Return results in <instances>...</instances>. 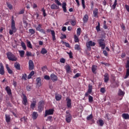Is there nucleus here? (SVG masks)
Instances as JSON below:
<instances>
[{
    "mask_svg": "<svg viewBox=\"0 0 129 129\" xmlns=\"http://www.w3.org/2000/svg\"><path fill=\"white\" fill-rule=\"evenodd\" d=\"M93 101V97L92 96L89 95V102H92Z\"/></svg>",
    "mask_w": 129,
    "mask_h": 129,
    "instance_id": "obj_47",
    "label": "nucleus"
},
{
    "mask_svg": "<svg viewBox=\"0 0 129 129\" xmlns=\"http://www.w3.org/2000/svg\"><path fill=\"white\" fill-rule=\"evenodd\" d=\"M48 51H47V49L45 48H43L41 50V54H42V55H45V54H47V52Z\"/></svg>",
    "mask_w": 129,
    "mask_h": 129,
    "instance_id": "obj_34",
    "label": "nucleus"
},
{
    "mask_svg": "<svg viewBox=\"0 0 129 129\" xmlns=\"http://www.w3.org/2000/svg\"><path fill=\"white\" fill-rule=\"evenodd\" d=\"M60 63H65V59L63 58H61L60 59Z\"/></svg>",
    "mask_w": 129,
    "mask_h": 129,
    "instance_id": "obj_63",
    "label": "nucleus"
},
{
    "mask_svg": "<svg viewBox=\"0 0 129 129\" xmlns=\"http://www.w3.org/2000/svg\"><path fill=\"white\" fill-rule=\"evenodd\" d=\"M97 123L100 125V126H103L104 124V122L102 119H100L97 121Z\"/></svg>",
    "mask_w": 129,
    "mask_h": 129,
    "instance_id": "obj_29",
    "label": "nucleus"
},
{
    "mask_svg": "<svg viewBox=\"0 0 129 129\" xmlns=\"http://www.w3.org/2000/svg\"><path fill=\"white\" fill-rule=\"evenodd\" d=\"M61 98V96L60 95L55 96V99L57 101H58L59 100H60Z\"/></svg>",
    "mask_w": 129,
    "mask_h": 129,
    "instance_id": "obj_45",
    "label": "nucleus"
},
{
    "mask_svg": "<svg viewBox=\"0 0 129 129\" xmlns=\"http://www.w3.org/2000/svg\"><path fill=\"white\" fill-rule=\"evenodd\" d=\"M5 90L7 91V94H8L9 96H12V90L10 87L7 86L6 87Z\"/></svg>",
    "mask_w": 129,
    "mask_h": 129,
    "instance_id": "obj_14",
    "label": "nucleus"
},
{
    "mask_svg": "<svg viewBox=\"0 0 129 129\" xmlns=\"http://www.w3.org/2000/svg\"><path fill=\"white\" fill-rule=\"evenodd\" d=\"M82 1V5L83 7V9L84 10L85 9V0H81Z\"/></svg>",
    "mask_w": 129,
    "mask_h": 129,
    "instance_id": "obj_50",
    "label": "nucleus"
},
{
    "mask_svg": "<svg viewBox=\"0 0 129 129\" xmlns=\"http://www.w3.org/2000/svg\"><path fill=\"white\" fill-rule=\"evenodd\" d=\"M41 12L43 13V17H47V13H46V10L44 8L41 9Z\"/></svg>",
    "mask_w": 129,
    "mask_h": 129,
    "instance_id": "obj_40",
    "label": "nucleus"
},
{
    "mask_svg": "<svg viewBox=\"0 0 129 129\" xmlns=\"http://www.w3.org/2000/svg\"><path fill=\"white\" fill-rule=\"evenodd\" d=\"M22 98L23 104L25 106L27 105V104H28V99L27 98V96L25 94H23Z\"/></svg>",
    "mask_w": 129,
    "mask_h": 129,
    "instance_id": "obj_8",
    "label": "nucleus"
},
{
    "mask_svg": "<svg viewBox=\"0 0 129 129\" xmlns=\"http://www.w3.org/2000/svg\"><path fill=\"white\" fill-rule=\"evenodd\" d=\"M74 39L75 43H78L79 42V37L77 36V35H75Z\"/></svg>",
    "mask_w": 129,
    "mask_h": 129,
    "instance_id": "obj_35",
    "label": "nucleus"
},
{
    "mask_svg": "<svg viewBox=\"0 0 129 129\" xmlns=\"http://www.w3.org/2000/svg\"><path fill=\"white\" fill-rule=\"evenodd\" d=\"M6 69L9 74H13V71L10 69V67H9V64H6Z\"/></svg>",
    "mask_w": 129,
    "mask_h": 129,
    "instance_id": "obj_33",
    "label": "nucleus"
},
{
    "mask_svg": "<svg viewBox=\"0 0 129 129\" xmlns=\"http://www.w3.org/2000/svg\"><path fill=\"white\" fill-rule=\"evenodd\" d=\"M98 43L101 49L103 50L105 49V40H104V39L101 38L100 39L98 40Z\"/></svg>",
    "mask_w": 129,
    "mask_h": 129,
    "instance_id": "obj_3",
    "label": "nucleus"
},
{
    "mask_svg": "<svg viewBox=\"0 0 129 129\" xmlns=\"http://www.w3.org/2000/svg\"><path fill=\"white\" fill-rule=\"evenodd\" d=\"M43 109H44V101H41L38 103V110L39 112H42Z\"/></svg>",
    "mask_w": 129,
    "mask_h": 129,
    "instance_id": "obj_5",
    "label": "nucleus"
},
{
    "mask_svg": "<svg viewBox=\"0 0 129 129\" xmlns=\"http://www.w3.org/2000/svg\"><path fill=\"white\" fill-rule=\"evenodd\" d=\"M0 74L1 75H4V74H5V68L2 62L0 63Z\"/></svg>",
    "mask_w": 129,
    "mask_h": 129,
    "instance_id": "obj_11",
    "label": "nucleus"
},
{
    "mask_svg": "<svg viewBox=\"0 0 129 129\" xmlns=\"http://www.w3.org/2000/svg\"><path fill=\"white\" fill-rule=\"evenodd\" d=\"M81 34V28H78L77 30V36H80Z\"/></svg>",
    "mask_w": 129,
    "mask_h": 129,
    "instance_id": "obj_38",
    "label": "nucleus"
},
{
    "mask_svg": "<svg viewBox=\"0 0 129 129\" xmlns=\"http://www.w3.org/2000/svg\"><path fill=\"white\" fill-rule=\"evenodd\" d=\"M44 78L45 80H50V77L48 75L44 76Z\"/></svg>",
    "mask_w": 129,
    "mask_h": 129,
    "instance_id": "obj_56",
    "label": "nucleus"
},
{
    "mask_svg": "<svg viewBox=\"0 0 129 129\" xmlns=\"http://www.w3.org/2000/svg\"><path fill=\"white\" fill-rule=\"evenodd\" d=\"M26 55L28 56V57H30L32 56V53L30 51H27L26 52Z\"/></svg>",
    "mask_w": 129,
    "mask_h": 129,
    "instance_id": "obj_55",
    "label": "nucleus"
},
{
    "mask_svg": "<svg viewBox=\"0 0 129 129\" xmlns=\"http://www.w3.org/2000/svg\"><path fill=\"white\" fill-rule=\"evenodd\" d=\"M96 70H97V66L93 65L92 67V71L94 74H96Z\"/></svg>",
    "mask_w": 129,
    "mask_h": 129,
    "instance_id": "obj_24",
    "label": "nucleus"
},
{
    "mask_svg": "<svg viewBox=\"0 0 129 129\" xmlns=\"http://www.w3.org/2000/svg\"><path fill=\"white\" fill-rule=\"evenodd\" d=\"M27 46L28 48H30V49H33V46H32V43H31V41L27 40Z\"/></svg>",
    "mask_w": 129,
    "mask_h": 129,
    "instance_id": "obj_30",
    "label": "nucleus"
},
{
    "mask_svg": "<svg viewBox=\"0 0 129 129\" xmlns=\"http://www.w3.org/2000/svg\"><path fill=\"white\" fill-rule=\"evenodd\" d=\"M29 70H33L34 69V62L32 60H29Z\"/></svg>",
    "mask_w": 129,
    "mask_h": 129,
    "instance_id": "obj_12",
    "label": "nucleus"
},
{
    "mask_svg": "<svg viewBox=\"0 0 129 129\" xmlns=\"http://www.w3.org/2000/svg\"><path fill=\"white\" fill-rule=\"evenodd\" d=\"M37 84L38 86H41L42 85V82L41 81V78L39 77L36 79Z\"/></svg>",
    "mask_w": 129,
    "mask_h": 129,
    "instance_id": "obj_26",
    "label": "nucleus"
},
{
    "mask_svg": "<svg viewBox=\"0 0 129 129\" xmlns=\"http://www.w3.org/2000/svg\"><path fill=\"white\" fill-rule=\"evenodd\" d=\"M6 55L7 56L8 59H9V60L10 61H17V60H18V58L16 56V55H15L12 52H8L6 54Z\"/></svg>",
    "mask_w": 129,
    "mask_h": 129,
    "instance_id": "obj_2",
    "label": "nucleus"
},
{
    "mask_svg": "<svg viewBox=\"0 0 129 129\" xmlns=\"http://www.w3.org/2000/svg\"><path fill=\"white\" fill-rule=\"evenodd\" d=\"M80 76V74L77 73L74 77L73 78H78V77H79Z\"/></svg>",
    "mask_w": 129,
    "mask_h": 129,
    "instance_id": "obj_59",
    "label": "nucleus"
},
{
    "mask_svg": "<svg viewBox=\"0 0 129 129\" xmlns=\"http://www.w3.org/2000/svg\"><path fill=\"white\" fill-rule=\"evenodd\" d=\"M72 119V116L70 114H68V115H66V120L67 122H70L71 121V119Z\"/></svg>",
    "mask_w": 129,
    "mask_h": 129,
    "instance_id": "obj_15",
    "label": "nucleus"
},
{
    "mask_svg": "<svg viewBox=\"0 0 129 129\" xmlns=\"http://www.w3.org/2000/svg\"><path fill=\"white\" fill-rule=\"evenodd\" d=\"M50 78L51 80L53 81V82L58 80V77L54 74H51Z\"/></svg>",
    "mask_w": 129,
    "mask_h": 129,
    "instance_id": "obj_13",
    "label": "nucleus"
},
{
    "mask_svg": "<svg viewBox=\"0 0 129 129\" xmlns=\"http://www.w3.org/2000/svg\"><path fill=\"white\" fill-rule=\"evenodd\" d=\"M89 18V17H88V15L87 14L85 15L83 18V23H84L85 24H86V23H87Z\"/></svg>",
    "mask_w": 129,
    "mask_h": 129,
    "instance_id": "obj_23",
    "label": "nucleus"
},
{
    "mask_svg": "<svg viewBox=\"0 0 129 129\" xmlns=\"http://www.w3.org/2000/svg\"><path fill=\"white\" fill-rule=\"evenodd\" d=\"M39 32H40V33H42V34H46V31H45V30L44 29H41Z\"/></svg>",
    "mask_w": 129,
    "mask_h": 129,
    "instance_id": "obj_64",
    "label": "nucleus"
},
{
    "mask_svg": "<svg viewBox=\"0 0 129 129\" xmlns=\"http://www.w3.org/2000/svg\"><path fill=\"white\" fill-rule=\"evenodd\" d=\"M117 6V0H115L113 5L111 7L112 10H115V8Z\"/></svg>",
    "mask_w": 129,
    "mask_h": 129,
    "instance_id": "obj_27",
    "label": "nucleus"
},
{
    "mask_svg": "<svg viewBox=\"0 0 129 129\" xmlns=\"http://www.w3.org/2000/svg\"><path fill=\"white\" fill-rule=\"evenodd\" d=\"M54 113V109H49L48 110H46L44 114V117H46L47 115H52Z\"/></svg>",
    "mask_w": 129,
    "mask_h": 129,
    "instance_id": "obj_6",
    "label": "nucleus"
},
{
    "mask_svg": "<svg viewBox=\"0 0 129 129\" xmlns=\"http://www.w3.org/2000/svg\"><path fill=\"white\" fill-rule=\"evenodd\" d=\"M21 46L23 49L26 50L27 46H26V44H25V43L24 42H21Z\"/></svg>",
    "mask_w": 129,
    "mask_h": 129,
    "instance_id": "obj_41",
    "label": "nucleus"
},
{
    "mask_svg": "<svg viewBox=\"0 0 129 129\" xmlns=\"http://www.w3.org/2000/svg\"><path fill=\"white\" fill-rule=\"evenodd\" d=\"M86 45L88 50H91V47H94V46L96 45V43L92 41H89L86 43Z\"/></svg>",
    "mask_w": 129,
    "mask_h": 129,
    "instance_id": "obj_4",
    "label": "nucleus"
},
{
    "mask_svg": "<svg viewBox=\"0 0 129 129\" xmlns=\"http://www.w3.org/2000/svg\"><path fill=\"white\" fill-rule=\"evenodd\" d=\"M125 68H127V69H126V75L124 78L125 79H126V78H127V77H128L129 76V60H128L127 61Z\"/></svg>",
    "mask_w": 129,
    "mask_h": 129,
    "instance_id": "obj_9",
    "label": "nucleus"
},
{
    "mask_svg": "<svg viewBox=\"0 0 129 129\" xmlns=\"http://www.w3.org/2000/svg\"><path fill=\"white\" fill-rule=\"evenodd\" d=\"M54 3L57 6H62V3L60 2L59 0H54Z\"/></svg>",
    "mask_w": 129,
    "mask_h": 129,
    "instance_id": "obj_39",
    "label": "nucleus"
},
{
    "mask_svg": "<svg viewBox=\"0 0 129 129\" xmlns=\"http://www.w3.org/2000/svg\"><path fill=\"white\" fill-rule=\"evenodd\" d=\"M67 6V4L65 2L62 3V10L64 12V13H67V9L66 7Z\"/></svg>",
    "mask_w": 129,
    "mask_h": 129,
    "instance_id": "obj_17",
    "label": "nucleus"
},
{
    "mask_svg": "<svg viewBox=\"0 0 129 129\" xmlns=\"http://www.w3.org/2000/svg\"><path fill=\"white\" fill-rule=\"evenodd\" d=\"M122 116L124 119H129V115L128 114L123 113L122 114Z\"/></svg>",
    "mask_w": 129,
    "mask_h": 129,
    "instance_id": "obj_36",
    "label": "nucleus"
},
{
    "mask_svg": "<svg viewBox=\"0 0 129 129\" xmlns=\"http://www.w3.org/2000/svg\"><path fill=\"white\" fill-rule=\"evenodd\" d=\"M25 13V10L22 9L19 12V15H23Z\"/></svg>",
    "mask_w": 129,
    "mask_h": 129,
    "instance_id": "obj_58",
    "label": "nucleus"
},
{
    "mask_svg": "<svg viewBox=\"0 0 129 129\" xmlns=\"http://www.w3.org/2000/svg\"><path fill=\"white\" fill-rule=\"evenodd\" d=\"M87 120H91V119H92V114H90L89 116L87 117Z\"/></svg>",
    "mask_w": 129,
    "mask_h": 129,
    "instance_id": "obj_51",
    "label": "nucleus"
},
{
    "mask_svg": "<svg viewBox=\"0 0 129 129\" xmlns=\"http://www.w3.org/2000/svg\"><path fill=\"white\" fill-rule=\"evenodd\" d=\"M14 67L17 69V70H21V65L19 62H15L14 63Z\"/></svg>",
    "mask_w": 129,
    "mask_h": 129,
    "instance_id": "obj_22",
    "label": "nucleus"
},
{
    "mask_svg": "<svg viewBox=\"0 0 129 129\" xmlns=\"http://www.w3.org/2000/svg\"><path fill=\"white\" fill-rule=\"evenodd\" d=\"M39 114L37 112H33L32 114V117L33 119H37Z\"/></svg>",
    "mask_w": 129,
    "mask_h": 129,
    "instance_id": "obj_19",
    "label": "nucleus"
},
{
    "mask_svg": "<svg viewBox=\"0 0 129 129\" xmlns=\"http://www.w3.org/2000/svg\"><path fill=\"white\" fill-rule=\"evenodd\" d=\"M41 28H42V25H41V24H38L37 27L35 26L36 31H39L41 29Z\"/></svg>",
    "mask_w": 129,
    "mask_h": 129,
    "instance_id": "obj_42",
    "label": "nucleus"
},
{
    "mask_svg": "<svg viewBox=\"0 0 129 129\" xmlns=\"http://www.w3.org/2000/svg\"><path fill=\"white\" fill-rule=\"evenodd\" d=\"M75 50H80V45L79 44H76L75 46Z\"/></svg>",
    "mask_w": 129,
    "mask_h": 129,
    "instance_id": "obj_49",
    "label": "nucleus"
},
{
    "mask_svg": "<svg viewBox=\"0 0 129 129\" xmlns=\"http://www.w3.org/2000/svg\"><path fill=\"white\" fill-rule=\"evenodd\" d=\"M19 53V55L21 58H23L24 55H25V51L24 50H19L18 51Z\"/></svg>",
    "mask_w": 129,
    "mask_h": 129,
    "instance_id": "obj_32",
    "label": "nucleus"
},
{
    "mask_svg": "<svg viewBox=\"0 0 129 129\" xmlns=\"http://www.w3.org/2000/svg\"><path fill=\"white\" fill-rule=\"evenodd\" d=\"M100 92H101V93H104L105 92V88H101L100 89Z\"/></svg>",
    "mask_w": 129,
    "mask_h": 129,
    "instance_id": "obj_57",
    "label": "nucleus"
},
{
    "mask_svg": "<svg viewBox=\"0 0 129 129\" xmlns=\"http://www.w3.org/2000/svg\"><path fill=\"white\" fill-rule=\"evenodd\" d=\"M65 69L67 73H70L71 72V68L69 64H67L65 66Z\"/></svg>",
    "mask_w": 129,
    "mask_h": 129,
    "instance_id": "obj_18",
    "label": "nucleus"
},
{
    "mask_svg": "<svg viewBox=\"0 0 129 129\" xmlns=\"http://www.w3.org/2000/svg\"><path fill=\"white\" fill-rule=\"evenodd\" d=\"M67 102V107L69 108H71L72 106H71V99H70V98H67L66 99Z\"/></svg>",
    "mask_w": 129,
    "mask_h": 129,
    "instance_id": "obj_21",
    "label": "nucleus"
},
{
    "mask_svg": "<svg viewBox=\"0 0 129 129\" xmlns=\"http://www.w3.org/2000/svg\"><path fill=\"white\" fill-rule=\"evenodd\" d=\"M103 53L106 57H107L108 54L107 53V52H106V50H103Z\"/></svg>",
    "mask_w": 129,
    "mask_h": 129,
    "instance_id": "obj_62",
    "label": "nucleus"
},
{
    "mask_svg": "<svg viewBox=\"0 0 129 129\" xmlns=\"http://www.w3.org/2000/svg\"><path fill=\"white\" fill-rule=\"evenodd\" d=\"M46 32H47V33H50V32H51V35L52 37V40L54 41H56V36H55V31L54 30H52L51 29H47Z\"/></svg>",
    "mask_w": 129,
    "mask_h": 129,
    "instance_id": "obj_7",
    "label": "nucleus"
},
{
    "mask_svg": "<svg viewBox=\"0 0 129 129\" xmlns=\"http://www.w3.org/2000/svg\"><path fill=\"white\" fill-rule=\"evenodd\" d=\"M7 5L9 10H13V5H12V4L9 3H7Z\"/></svg>",
    "mask_w": 129,
    "mask_h": 129,
    "instance_id": "obj_43",
    "label": "nucleus"
},
{
    "mask_svg": "<svg viewBox=\"0 0 129 129\" xmlns=\"http://www.w3.org/2000/svg\"><path fill=\"white\" fill-rule=\"evenodd\" d=\"M60 39L63 40V39H66V35L62 34V36L60 37Z\"/></svg>",
    "mask_w": 129,
    "mask_h": 129,
    "instance_id": "obj_60",
    "label": "nucleus"
},
{
    "mask_svg": "<svg viewBox=\"0 0 129 129\" xmlns=\"http://www.w3.org/2000/svg\"><path fill=\"white\" fill-rule=\"evenodd\" d=\"M104 82L105 83H107V82H108V81L109 80V75H108V74L106 73L104 75Z\"/></svg>",
    "mask_w": 129,
    "mask_h": 129,
    "instance_id": "obj_16",
    "label": "nucleus"
},
{
    "mask_svg": "<svg viewBox=\"0 0 129 129\" xmlns=\"http://www.w3.org/2000/svg\"><path fill=\"white\" fill-rule=\"evenodd\" d=\"M6 122L11 121V116L9 115L5 114Z\"/></svg>",
    "mask_w": 129,
    "mask_h": 129,
    "instance_id": "obj_31",
    "label": "nucleus"
},
{
    "mask_svg": "<svg viewBox=\"0 0 129 129\" xmlns=\"http://www.w3.org/2000/svg\"><path fill=\"white\" fill-rule=\"evenodd\" d=\"M23 24H24L25 27L28 26V21H27V20H23Z\"/></svg>",
    "mask_w": 129,
    "mask_h": 129,
    "instance_id": "obj_52",
    "label": "nucleus"
},
{
    "mask_svg": "<svg viewBox=\"0 0 129 129\" xmlns=\"http://www.w3.org/2000/svg\"><path fill=\"white\" fill-rule=\"evenodd\" d=\"M125 8L127 11V12H128V13H129V6L127 5H125Z\"/></svg>",
    "mask_w": 129,
    "mask_h": 129,
    "instance_id": "obj_61",
    "label": "nucleus"
},
{
    "mask_svg": "<svg viewBox=\"0 0 129 129\" xmlns=\"http://www.w3.org/2000/svg\"><path fill=\"white\" fill-rule=\"evenodd\" d=\"M50 9H51V10H58V6L57 5L53 4L51 5Z\"/></svg>",
    "mask_w": 129,
    "mask_h": 129,
    "instance_id": "obj_28",
    "label": "nucleus"
},
{
    "mask_svg": "<svg viewBox=\"0 0 129 129\" xmlns=\"http://www.w3.org/2000/svg\"><path fill=\"white\" fill-rule=\"evenodd\" d=\"M71 24L72 26H75V25H76V21L72 20L71 21Z\"/></svg>",
    "mask_w": 129,
    "mask_h": 129,
    "instance_id": "obj_54",
    "label": "nucleus"
},
{
    "mask_svg": "<svg viewBox=\"0 0 129 129\" xmlns=\"http://www.w3.org/2000/svg\"><path fill=\"white\" fill-rule=\"evenodd\" d=\"M97 32H100V23H98V25L96 27Z\"/></svg>",
    "mask_w": 129,
    "mask_h": 129,
    "instance_id": "obj_37",
    "label": "nucleus"
},
{
    "mask_svg": "<svg viewBox=\"0 0 129 129\" xmlns=\"http://www.w3.org/2000/svg\"><path fill=\"white\" fill-rule=\"evenodd\" d=\"M14 33H17V28H16V23L14 16H12L11 19V29L9 30V34L10 35H13Z\"/></svg>",
    "mask_w": 129,
    "mask_h": 129,
    "instance_id": "obj_1",
    "label": "nucleus"
},
{
    "mask_svg": "<svg viewBox=\"0 0 129 129\" xmlns=\"http://www.w3.org/2000/svg\"><path fill=\"white\" fill-rule=\"evenodd\" d=\"M118 95H124V93L121 90H119Z\"/></svg>",
    "mask_w": 129,
    "mask_h": 129,
    "instance_id": "obj_53",
    "label": "nucleus"
},
{
    "mask_svg": "<svg viewBox=\"0 0 129 129\" xmlns=\"http://www.w3.org/2000/svg\"><path fill=\"white\" fill-rule=\"evenodd\" d=\"M93 88V86L91 84H89L88 92L90 94H91Z\"/></svg>",
    "mask_w": 129,
    "mask_h": 129,
    "instance_id": "obj_25",
    "label": "nucleus"
},
{
    "mask_svg": "<svg viewBox=\"0 0 129 129\" xmlns=\"http://www.w3.org/2000/svg\"><path fill=\"white\" fill-rule=\"evenodd\" d=\"M29 33H30V34L31 35H34V34H35V33H36V31H35V30H34L33 29H30L29 30Z\"/></svg>",
    "mask_w": 129,
    "mask_h": 129,
    "instance_id": "obj_44",
    "label": "nucleus"
},
{
    "mask_svg": "<svg viewBox=\"0 0 129 129\" xmlns=\"http://www.w3.org/2000/svg\"><path fill=\"white\" fill-rule=\"evenodd\" d=\"M94 17H98V9L97 8H95L93 12Z\"/></svg>",
    "mask_w": 129,
    "mask_h": 129,
    "instance_id": "obj_20",
    "label": "nucleus"
},
{
    "mask_svg": "<svg viewBox=\"0 0 129 129\" xmlns=\"http://www.w3.org/2000/svg\"><path fill=\"white\" fill-rule=\"evenodd\" d=\"M27 78H28V77H27V74H23L22 77V80H27Z\"/></svg>",
    "mask_w": 129,
    "mask_h": 129,
    "instance_id": "obj_46",
    "label": "nucleus"
},
{
    "mask_svg": "<svg viewBox=\"0 0 129 129\" xmlns=\"http://www.w3.org/2000/svg\"><path fill=\"white\" fill-rule=\"evenodd\" d=\"M67 54H68L70 58L71 59H72L73 58V56L72 55V52H71V51H70L69 52H67Z\"/></svg>",
    "mask_w": 129,
    "mask_h": 129,
    "instance_id": "obj_48",
    "label": "nucleus"
},
{
    "mask_svg": "<svg viewBox=\"0 0 129 129\" xmlns=\"http://www.w3.org/2000/svg\"><path fill=\"white\" fill-rule=\"evenodd\" d=\"M36 103H37V101H36V99H33L32 101L31 102V103L30 105V108L33 110H34V109H35V107H36Z\"/></svg>",
    "mask_w": 129,
    "mask_h": 129,
    "instance_id": "obj_10",
    "label": "nucleus"
}]
</instances>
